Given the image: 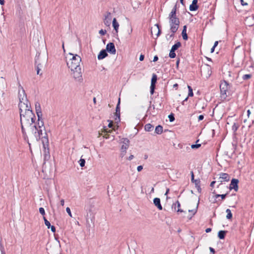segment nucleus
Returning a JSON list of instances; mask_svg holds the SVG:
<instances>
[{"label": "nucleus", "instance_id": "25", "mask_svg": "<svg viewBox=\"0 0 254 254\" xmlns=\"http://www.w3.org/2000/svg\"><path fill=\"white\" fill-rule=\"evenodd\" d=\"M157 79V76L155 74H153L152 77L151 78V86H155V84L156 83Z\"/></svg>", "mask_w": 254, "mask_h": 254}, {"label": "nucleus", "instance_id": "7", "mask_svg": "<svg viewBox=\"0 0 254 254\" xmlns=\"http://www.w3.org/2000/svg\"><path fill=\"white\" fill-rule=\"evenodd\" d=\"M238 183L239 181L238 179H233L230 185L229 189L230 190L234 189L236 191H237L238 190Z\"/></svg>", "mask_w": 254, "mask_h": 254}, {"label": "nucleus", "instance_id": "40", "mask_svg": "<svg viewBox=\"0 0 254 254\" xmlns=\"http://www.w3.org/2000/svg\"><path fill=\"white\" fill-rule=\"evenodd\" d=\"M79 162H80V166L81 167H83L85 165V161L84 159H80V160H79Z\"/></svg>", "mask_w": 254, "mask_h": 254}, {"label": "nucleus", "instance_id": "59", "mask_svg": "<svg viewBox=\"0 0 254 254\" xmlns=\"http://www.w3.org/2000/svg\"><path fill=\"white\" fill-rule=\"evenodd\" d=\"M132 32V28L131 27L129 30H128V34L130 35Z\"/></svg>", "mask_w": 254, "mask_h": 254}, {"label": "nucleus", "instance_id": "57", "mask_svg": "<svg viewBox=\"0 0 254 254\" xmlns=\"http://www.w3.org/2000/svg\"><path fill=\"white\" fill-rule=\"evenodd\" d=\"M189 211L190 212H192L193 213V214L194 215L196 212V209H193V210H189Z\"/></svg>", "mask_w": 254, "mask_h": 254}, {"label": "nucleus", "instance_id": "20", "mask_svg": "<svg viewBox=\"0 0 254 254\" xmlns=\"http://www.w3.org/2000/svg\"><path fill=\"white\" fill-rule=\"evenodd\" d=\"M112 25H113V27H114V29L116 31V33H117L118 32V30H119V24L117 22L116 18H114L113 19Z\"/></svg>", "mask_w": 254, "mask_h": 254}, {"label": "nucleus", "instance_id": "8", "mask_svg": "<svg viewBox=\"0 0 254 254\" xmlns=\"http://www.w3.org/2000/svg\"><path fill=\"white\" fill-rule=\"evenodd\" d=\"M107 51L109 52L112 54H115L116 52V50L115 49V45L113 43H109L106 46V50Z\"/></svg>", "mask_w": 254, "mask_h": 254}, {"label": "nucleus", "instance_id": "50", "mask_svg": "<svg viewBox=\"0 0 254 254\" xmlns=\"http://www.w3.org/2000/svg\"><path fill=\"white\" fill-rule=\"evenodd\" d=\"M204 119V116L202 115H200L198 116V121H200Z\"/></svg>", "mask_w": 254, "mask_h": 254}, {"label": "nucleus", "instance_id": "51", "mask_svg": "<svg viewBox=\"0 0 254 254\" xmlns=\"http://www.w3.org/2000/svg\"><path fill=\"white\" fill-rule=\"evenodd\" d=\"M25 127H26L25 126L21 125V130L23 134H24L25 132Z\"/></svg>", "mask_w": 254, "mask_h": 254}, {"label": "nucleus", "instance_id": "27", "mask_svg": "<svg viewBox=\"0 0 254 254\" xmlns=\"http://www.w3.org/2000/svg\"><path fill=\"white\" fill-rule=\"evenodd\" d=\"M181 46V43L180 42H177L175 44H174L171 50H174L175 51L177 50L179 48H180Z\"/></svg>", "mask_w": 254, "mask_h": 254}, {"label": "nucleus", "instance_id": "38", "mask_svg": "<svg viewBox=\"0 0 254 254\" xmlns=\"http://www.w3.org/2000/svg\"><path fill=\"white\" fill-rule=\"evenodd\" d=\"M201 146L200 144H192L191 145V148L192 149H197L200 147Z\"/></svg>", "mask_w": 254, "mask_h": 254}, {"label": "nucleus", "instance_id": "56", "mask_svg": "<svg viewBox=\"0 0 254 254\" xmlns=\"http://www.w3.org/2000/svg\"><path fill=\"white\" fill-rule=\"evenodd\" d=\"M191 181H192V182H194V180H194V175H193V172H191Z\"/></svg>", "mask_w": 254, "mask_h": 254}, {"label": "nucleus", "instance_id": "24", "mask_svg": "<svg viewBox=\"0 0 254 254\" xmlns=\"http://www.w3.org/2000/svg\"><path fill=\"white\" fill-rule=\"evenodd\" d=\"M227 233L226 231L221 230L218 233V237L220 239H223L225 238V234Z\"/></svg>", "mask_w": 254, "mask_h": 254}, {"label": "nucleus", "instance_id": "35", "mask_svg": "<svg viewBox=\"0 0 254 254\" xmlns=\"http://www.w3.org/2000/svg\"><path fill=\"white\" fill-rule=\"evenodd\" d=\"M252 77V74H245L243 76L242 78L243 80H248Z\"/></svg>", "mask_w": 254, "mask_h": 254}, {"label": "nucleus", "instance_id": "10", "mask_svg": "<svg viewBox=\"0 0 254 254\" xmlns=\"http://www.w3.org/2000/svg\"><path fill=\"white\" fill-rule=\"evenodd\" d=\"M219 175V180L221 183L223 181L228 182L230 180V176L227 173H221Z\"/></svg>", "mask_w": 254, "mask_h": 254}, {"label": "nucleus", "instance_id": "54", "mask_svg": "<svg viewBox=\"0 0 254 254\" xmlns=\"http://www.w3.org/2000/svg\"><path fill=\"white\" fill-rule=\"evenodd\" d=\"M51 228V231L53 232H56V228L54 226H51L50 227Z\"/></svg>", "mask_w": 254, "mask_h": 254}, {"label": "nucleus", "instance_id": "43", "mask_svg": "<svg viewBox=\"0 0 254 254\" xmlns=\"http://www.w3.org/2000/svg\"><path fill=\"white\" fill-rule=\"evenodd\" d=\"M39 212L42 215H44L45 214V209H44V208L43 207H40L39 208Z\"/></svg>", "mask_w": 254, "mask_h": 254}, {"label": "nucleus", "instance_id": "9", "mask_svg": "<svg viewBox=\"0 0 254 254\" xmlns=\"http://www.w3.org/2000/svg\"><path fill=\"white\" fill-rule=\"evenodd\" d=\"M112 19L111 13L110 12H107L105 15L104 23L105 25L109 26L111 24Z\"/></svg>", "mask_w": 254, "mask_h": 254}, {"label": "nucleus", "instance_id": "61", "mask_svg": "<svg viewBox=\"0 0 254 254\" xmlns=\"http://www.w3.org/2000/svg\"><path fill=\"white\" fill-rule=\"evenodd\" d=\"M158 60V57H157V56H155L154 57L153 61L156 62Z\"/></svg>", "mask_w": 254, "mask_h": 254}, {"label": "nucleus", "instance_id": "26", "mask_svg": "<svg viewBox=\"0 0 254 254\" xmlns=\"http://www.w3.org/2000/svg\"><path fill=\"white\" fill-rule=\"evenodd\" d=\"M154 127L150 124H147L145 125L144 129L147 131H151L153 130Z\"/></svg>", "mask_w": 254, "mask_h": 254}, {"label": "nucleus", "instance_id": "30", "mask_svg": "<svg viewBox=\"0 0 254 254\" xmlns=\"http://www.w3.org/2000/svg\"><path fill=\"white\" fill-rule=\"evenodd\" d=\"M226 212L227 213L226 218L228 219H231L232 217V214L231 213V211L230 209H227L226 210Z\"/></svg>", "mask_w": 254, "mask_h": 254}, {"label": "nucleus", "instance_id": "55", "mask_svg": "<svg viewBox=\"0 0 254 254\" xmlns=\"http://www.w3.org/2000/svg\"><path fill=\"white\" fill-rule=\"evenodd\" d=\"M241 3L242 5H247L248 3L245 2L244 0H241Z\"/></svg>", "mask_w": 254, "mask_h": 254}, {"label": "nucleus", "instance_id": "45", "mask_svg": "<svg viewBox=\"0 0 254 254\" xmlns=\"http://www.w3.org/2000/svg\"><path fill=\"white\" fill-rule=\"evenodd\" d=\"M155 86H150V94L153 95L154 92Z\"/></svg>", "mask_w": 254, "mask_h": 254}, {"label": "nucleus", "instance_id": "47", "mask_svg": "<svg viewBox=\"0 0 254 254\" xmlns=\"http://www.w3.org/2000/svg\"><path fill=\"white\" fill-rule=\"evenodd\" d=\"M155 25L157 26V27L158 28V32L157 34V37H158L161 33V30L159 28V26L158 24H156Z\"/></svg>", "mask_w": 254, "mask_h": 254}, {"label": "nucleus", "instance_id": "36", "mask_svg": "<svg viewBox=\"0 0 254 254\" xmlns=\"http://www.w3.org/2000/svg\"><path fill=\"white\" fill-rule=\"evenodd\" d=\"M116 118H115V121L117 122L120 121V112H116Z\"/></svg>", "mask_w": 254, "mask_h": 254}, {"label": "nucleus", "instance_id": "6", "mask_svg": "<svg viewBox=\"0 0 254 254\" xmlns=\"http://www.w3.org/2000/svg\"><path fill=\"white\" fill-rule=\"evenodd\" d=\"M73 78L77 81L81 82L82 81V76L81 67L71 70Z\"/></svg>", "mask_w": 254, "mask_h": 254}, {"label": "nucleus", "instance_id": "39", "mask_svg": "<svg viewBox=\"0 0 254 254\" xmlns=\"http://www.w3.org/2000/svg\"><path fill=\"white\" fill-rule=\"evenodd\" d=\"M239 128V126L236 123H234L232 126V129L235 131H236L238 128Z\"/></svg>", "mask_w": 254, "mask_h": 254}, {"label": "nucleus", "instance_id": "17", "mask_svg": "<svg viewBox=\"0 0 254 254\" xmlns=\"http://www.w3.org/2000/svg\"><path fill=\"white\" fill-rule=\"evenodd\" d=\"M108 56L106 50H102L100 51V53L98 55V60H102L106 58Z\"/></svg>", "mask_w": 254, "mask_h": 254}, {"label": "nucleus", "instance_id": "22", "mask_svg": "<svg viewBox=\"0 0 254 254\" xmlns=\"http://www.w3.org/2000/svg\"><path fill=\"white\" fill-rule=\"evenodd\" d=\"M102 135L104 138L106 139H110L111 140H113L114 139V135H111L108 133H102Z\"/></svg>", "mask_w": 254, "mask_h": 254}, {"label": "nucleus", "instance_id": "46", "mask_svg": "<svg viewBox=\"0 0 254 254\" xmlns=\"http://www.w3.org/2000/svg\"><path fill=\"white\" fill-rule=\"evenodd\" d=\"M99 33L101 35H104L106 33V30L101 29V30H100L99 31Z\"/></svg>", "mask_w": 254, "mask_h": 254}, {"label": "nucleus", "instance_id": "14", "mask_svg": "<svg viewBox=\"0 0 254 254\" xmlns=\"http://www.w3.org/2000/svg\"><path fill=\"white\" fill-rule=\"evenodd\" d=\"M245 22L249 26L253 25L254 24V16L252 15L246 17Z\"/></svg>", "mask_w": 254, "mask_h": 254}, {"label": "nucleus", "instance_id": "64", "mask_svg": "<svg viewBox=\"0 0 254 254\" xmlns=\"http://www.w3.org/2000/svg\"><path fill=\"white\" fill-rule=\"evenodd\" d=\"M133 157H134L133 155H130V156L128 157V159L129 160H132V159L133 158Z\"/></svg>", "mask_w": 254, "mask_h": 254}, {"label": "nucleus", "instance_id": "33", "mask_svg": "<svg viewBox=\"0 0 254 254\" xmlns=\"http://www.w3.org/2000/svg\"><path fill=\"white\" fill-rule=\"evenodd\" d=\"M175 52V51H174V50L171 49V51L169 53V57L173 59V58H175L176 57V55Z\"/></svg>", "mask_w": 254, "mask_h": 254}, {"label": "nucleus", "instance_id": "23", "mask_svg": "<svg viewBox=\"0 0 254 254\" xmlns=\"http://www.w3.org/2000/svg\"><path fill=\"white\" fill-rule=\"evenodd\" d=\"M155 132L158 134H161L163 132V127L160 125L157 126L155 128Z\"/></svg>", "mask_w": 254, "mask_h": 254}, {"label": "nucleus", "instance_id": "15", "mask_svg": "<svg viewBox=\"0 0 254 254\" xmlns=\"http://www.w3.org/2000/svg\"><path fill=\"white\" fill-rule=\"evenodd\" d=\"M153 203L154 205L158 208L159 210H162L163 208L160 203V199L156 197L153 199Z\"/></svg>", "mask_w": 254, "mask_h": 254}, {"label": "nucleus", "instance_id": "1", "mask_svg": "<svg viewBox=\"0 0 254 254\" xmlns=\"http://www.w3.org/2000/svg\"><path fill=\"white\" fill-rule=\"evenodd\" d=\"M19 109L21 125L25 126L26 127L31 126V125L35 122L36 118L31 110V106L24 107L23 105L21 108Z\"/></svg>", "mask_w": 254, "mask_h": 254}, {"label": "nucleus", "instance_id": "31", "mask_svg": "<svg viewBox=\"0 0 254 254\" xmlns=\"http://www.w3.org/2000/svg\"><path fill=\"white\" fill-rule=\"evenodd\" d=\"M188 88L189 89L188 97H192V96H193V91H192V89L189 85H188Z\"/></svg>", "mask_w": 254, "mask_h": 254}, {"label": "nucleus", "instance_id": "44", "mask_svg": "<svg viewBox=\"0 0 254 254\" xmlns=\"http://www.w3.org/2000/svg\"><path fill=\"white\" fill-rule=\"evenodd\" d=\"M120 103V99L119 98L118 103L116 107V112H120V107H119Z\"/></svg>", "mask_w": 254, "mask_h": 254}, {"label": "nucleus", "instance_id": "13", "mask_svg": "<svg viewBox=\"0 0 254 254\" xmlns=\"http://www.w3.org/2000/svg\"><path fill=\"white\" fill-rule=\"evenodd\" d=\"M197 3V0H193L192 3L190 5V10L192 11L196 10L198 8Z\"/></svg>", "mask_w": 254, "mask_h": 254}, {"label": "nucleus", "instance_id": "3", "mask_svg": "<svg viewBox=\"0 0 254 254\" xmlns=\"http://www.w3.org/2000/svg\"><path fill=\"white\" fill-rule=\"evenodd\" d=\"M176 11L177 5H175L172 9L168 17L169 19L170 31L173 33H175L177 31L180 25V20L177 17Z\"/></svg>", "mask_w": 254, "mask_h": 254}, {"label": "nucleus", "instance_id": "28", "mask_svg": "<svg viewBox=\"0 0 254 254\" xmlns=\"http://www.w3.org/2000/svg\"><path fill=\"white\" fill-rule=\"evenodd\" d=\"M128 143L129 140L127 139H126L124 140V144L122 145V149H125V150L128 148Z\"/></svg>", "mask_w": 254, "mask_h": 254}, {"label": "nucleus", "instance_id": "53", "mask_svg": "<svg viewBox=\"0 0 254 254\" xmlns=\"http://www.w3.org/2000/svg\"><path fill=\"white\" fill-rule=\"evenodd\" d=\"M174 33H172V34H171V35H169V37H168V36H167V40H170L171 38H172L174 37Z\"/></svg>", "mask_w": 254, "mask_h": 254}, {"label": "nucleus", "instance_id": "12", "mask_svg": "<svg viewBox=\"0 0 254 254\" xmlns=\"http://www.w3.org/2000/svg\"><path fill=\"white\" fill-rule=\"evenodd\" d=\"M35 109L36 114L38 117V120H43L42 119V113L41 110L40 106L39 104L35 105Z\"/></svg>", "mask_w": 254, "mask_h": 254}, {"label": "nucleus", "instance_id": "37", "mask_svg": "<svg viewBox=\"0 0 254 254\" xmlns=\"http://www.w3.org/2000/svg\"><path fill=\"white\" fill-rule=\"evenodd\" d=\"M17 85H18V90H22V89H24L23 87L21 86L18 77H17Z\"/></svg>", "mask_w": 254, "mask_h": 254}, {"label": "nucleus", "instance_id": "2", "mask_svg": "<svg viewBox=\"0 0 254 254\" xmlns=\"http://www.w3.org/2000/svg\"><path fill=\"white\" fill-rule=\"evenodd\" d=\"M28 127H29L30 132L37 141L43 138L48 141L43 120H38L37 123L34 122L31 125V126H29Z\"/></svg>", "mask_w": 254, "mask_h": 254}, {"label": "nucleus", "instance_id": "63", "mask_svg": "<svg viewBox=\"0 0 254 254\" xmlns=\"http://www.w3.org/2000/svg\"><path fill=\"white\" fill-rule=\"evenodd\" d=\"M60 202H61V205H62V206H64V199H62L61 200Z\"/></svg>", "mask_w": 254, "mask_h": 254}, {"label": "nucleus", "instance_id": "34", "mask_svg": "<svg viewBox=\"0 0 254 254\" xmlns=\"http://www.w3.org/2000/svg\"><path fill=\"white\" fill-rule=\"evenodd\" d=\"M200 181L199 180H195L193 182L195 183V187L197 188L198 190L200 189Z\"/></svg>", "mask_w": 254, "mask_h": 254}, {"label": "nucleus", "instance_id": "42", "mask_svg": "<svg viewBox=\"0 0 254 254\" xmlns=\"http://www.w3.org/2000/svg\"><path fill=\"white\" fill-rule=\"evenodd\" d=\"M168 118L171 122H173L175 120V118L173 114L169 115Z\"/></svg>", "mask_w": 254, "mask_h": 254}, {"label": "nucleus", "instance_id": "52", "mask_svg": "<svg viewBox=\"0 0 254 254\" xmlns=\"http://www.w3.org/2000/svg\"><path fill=\"white\" fill-rule=\"evenodd\" d=\"M143 169V167L142 166H138L137 167V170L138 171V172H140Z\"/></svg>", "mask_w": 254, "mask_h": 254}, {"label": "nucleus", "instance_id": "32", "mask_svg": "<svg viewBox=\"0 0 254 254\" xmlns=\"http://www.w3.org/2000/svg\"><path fill=\"white\" fill-rule=\"evenodd\" d=\"M43 219L45 225L48 227V229H49L51 226L50 222L45 217H44Z\"/></svg>", "mask_w": 254, "mask_h": 254}, {"label": "nucleus", "instance_id": "5", "mask_svg": "<svg viewBox=\"0 0 254 254\" xmlns=\"http://www.w3.org/2000/svg\"><path fill=\"white\" fill-rule=\"evenodd\" d=\"M18 98L19 100V103L18 104L19 108H21L23 105L24 106V107L31 106L27 98V95L24 89H22V90H19Z\"/></svg>", "mask_w": 254, "mask_h": 254}, {"label": "nucleus", "instance_id": "60", "mask_svg": "<svg viewBox=\"0 0 254 254\" xmlns=\"http://www.w3.org/2000/svg\"><path fill=\"white\" fill-rule=\"evenodd\" d=\"M209 250L213 254H214V253H215V250L213 248H211V247H210L209 248Z\"/></svg>", "mask_w": 254, "mask_h": 254}, {"label": "nucleus", "instance_id": "48", "mask_svg": "<svg viewBox=\"0 0 254 254\" xmlns=\"http://www.w3.org/2000/svg\"><path fill=\"white\" fill-rule=\"evenodd\" d=\"M66 211L67 213L68 214V215L70 217H72V214H71V211H70V208L69 207H66Z\"/></svg>", "mask_w": 254, "mask_h": 254}, {"label": "nucleus", "instance_id": "19", "mask_svg": "<svg viewBox=\"0 0 254 254\" xmlns=\"http://www.w3.org/2000/svg\"><path fill=\"white\" fill-rule=\"evenodd\" d=\"M254 119L253 118H246L244 119V123L249 127H250L254 123Z\"/></svg>", "mask_w": 254, "mask_h": 254}, {"label": "nucleus", "instance_id": "58", "mask_svg": "<svg viewBox=\"0 0 254 254\" xmlns=\"http://www.w3.org/2000/svg\"><path fill=\"white\" fill-rule=\"evenodd\" d=\"M144 56L143 55H141L139 57V60L142 61L144 60Z\"/></svg>", "mask_w": 254, "mask_h": 254}, {"label": "nucleus", "instance_id": "18", "mask_svg": "<svg viewBox=\"0 0 254 254\" xmlns=\"http://www.w3.org/2000/svg\"><path fill=\"white\" fill-rule=\"evenodd\" d=\"M181 206V204L180 202L177 200L175 204H173V207H174L175 210H176L178 212H183L184 211L180 209V207Z\"/></svg>", "mask_w": 254, "mask_h": 254}, {"label": "nucleus", "instance_id": "49", "mask_svg": "<svg viewBox=\"0 0 254 254\" xmlns=\"http://www.w3.org/2000/svg\"><path fill=\"white\" fill-rule=\"evenodd\" d=\"M251 114V112L250 110H248L247 111V116L248 119L249 118H253L252 117H250V115Z\"/></svg>", "mask_w": 254, "mask_h": 254}, {"label": "nucleus", "instance_id": "21", "mask_svg": "<svg viewBox=\"0 0 254 254\" xmlns=\"http://www.w3.org/2000/svg\"><path fill=\"white\" fill-rule=\"evenodd\" d=\"M182 34L183 39L185 40H187L188 38V35L187 34V26L186 25H185L184 26Z\"/></svg>", "mask_w": 254, "mask_h": 254}, {"label": "nucleus", "instance_id": "41", "mask_svg": "<svg viewBox=\"0 0 254 254\" xmlns=\"http://www.w3.org/2000/svg\"><path fill=\"white\" fill-rule=\"evenodd\" d=\"M226 195H227V193L223 194H217V195H216L215 197H216V198H217V197L220 196L222 199H224L225 198Z\"/></svg>", "mask_w": 254, "mask_h": 254}, {"label": "nucleus", "instance_id": "11", "mask_svg": "<svg viewBox=\"0 0 254 254\" xmlns=\"http://www.w3.org/2000/svg\"><path fill=\"white\" fill-rule=\"evenodd\" d=\"M220 89L221 91V93L223 95L226 94V92L228 90V84L226 81H224L221 83L220 85Z\"/></svg>", "mask_w": 254, "mask_h": 254}, {"label": "nucleus", "instance_id": "4", "mask_svg": "<svg viewBox=\"0 0 254 254\" xmlns=\"http://www.w3.org/2000/svg\"><path fill=\"white\" fill-rule=\"evenodd\" d=\"M69 55L72 57V58L70 59L69 61L67 63V64L70 70H73L74 69L81 67L80 62L81 61V58L80 57L76 54L73 55L71 53H69Z\"/></svg>", "mask_w": 254, "mask_h": 254}, {"label": "nucleus", "instance_id": "62", "mask_svg": "<svg viewBox=\"0 0 254 254\" xmlns=\"http://www.w3.org/2000/svg\"><path fill=\"white\" fill-rule=\"evenodd\" d=\"M211 229L210 228H208L205 229L206 233H209V232H211Z\"/></svg>", "mask_w": 254, "mask_h": 254}, {"label": "nucleus", "instance_id": "29", "mask_svg": "<svg viewBox=\"0 0 254 254\" xmlns=\"http://www.w3.org/2000/svg\"><path fill=\"white\" fill-rule=\"evenodd\" d=\"M114 131H115V130H113L112 129H109V128H107L106 127H104V128H103V130L102 131V132L108 133H109L111 134Z\"/></svg>", "mask_w": 254, "mask_h": 254}, {"label": "nucleus", "instance_id": "16", "mask_svg": "<svg viewBox=\"0 0 254 254\" xmlns=\"http://www.w3.org/2000/svg\"><path fill=\"white\" fill-rule=\"evenodd\" d=\"M39 56L37 57L36 59H35V64L36 65V69H37V74H40V70H41V67L43 66L41 64L39 63Z\"/></svg>", "mask_w": 254, "mask_h": 254}]
</instances>
